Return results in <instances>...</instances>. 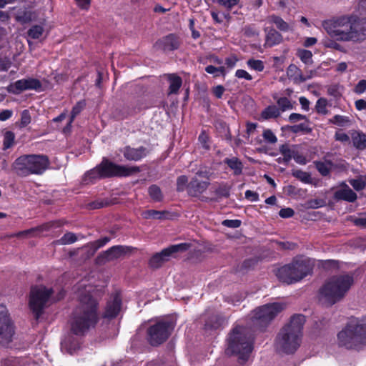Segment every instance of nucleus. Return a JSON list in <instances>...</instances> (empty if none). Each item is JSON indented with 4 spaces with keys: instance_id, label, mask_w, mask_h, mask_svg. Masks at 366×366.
I'll use <instances>...</instances> for the list:
<instances>
[{
    "instance_id": "20",
    "label": "nucleus",
    "mask_w": 366,
    "mask_h": 366,
    "mask_svg": "<svg viewBox=\"0 0 366 366\" xmlns=\"http://www.w3.org/2000/svg\"><path fill=\"white\" fill-rule=\"evenodd\" d=\"M297 145H290L288 144L280 145L279 147V151L280 153L282 155V157L278 158V162L287 165L290 160L293 159L294 154H295V152L297 150Z\"/></svg>"
},
{
    "instance_id": "51",
    "label": "nucleus",
    "mask_w": 366,
    "mask_h": 366,
    "mask_svg": "<svg viewBox=\"0 0 366 366\" xmlns=\"http://www.w3.org/2000/svg\"><path fill=\"white\" fill-rule=\"evenodd\" d=\"M84 106L85 103L84 102H79L76 105L73 107L71 112L70 121L69 122V125L73 122L75 117L81 112Z\"/></svg>"
},
{
    "instance_id": "26",
    "label": "nucleus",
    "mask_w": 366,
    "mask_h": 366,
    "mask_svg": "<svg viewBox=\"0 0 366 366\" xmlns=\"http://www.w3.org/2000/svg\"><path fill=\"white\" fill-rule=\"evenodd\" d=\"M167 80L169 82L168 94H177L182 84V78L175 74H169Z\"/></svg>"
},
{
    "instance_id": "61",
    "label": "nucleus",
    "mask_w": 366,
    "mask_h": 366,
    "mask_svg": "<svg viewBox=\"0 0 366 366\" xmlns=\"http://www.w3.org/2000/svg\"><path fill=\"white\" fill-rule=\"evenodd\" d=\"M222 225L229 228H238L241 225V221L239 219H225L222 222Z\"/></svg>"
},
{
    "instance_id": "21",
    "label": "nucleus",
    "mask_w": 366,
    "mask_h": 366,
    "mask_svg": "<svg viewBox=\"0 0 366 366\" xmlns=\"http://www.w3.org/2000/svg\"><path fill=\"white\" fill-rule=\"evenodd\" d=\"M336 200H344L348 202H354L357 199V194L344 183L342 189L337 190L334 194Z\"/></svg>"
},
{
    "instance_id": "9",
    "label": "nucleus",
    "mask_w": 366,
    "mask_h": 366,
    "mask_svg": "<svg viewBox=\"0 0 366 366\" xmlns=\"http://www.w3.org/2000/svg\"><path fill=\"white\" fill-rule=\"evenodd\" d=\"M285 304L281 302H273L259 307L252 312L253 325L259 329L266 327L280 312L285 309Z\"/></svg>"
},
{
    "instance_id": "13",
    "label": "nucleus",
    "mask_w": 366,
    "mask_h": 366,
    "mask_svg": "<svg viewBox=\"0 0 366 366\" xmlns=\"http://www.w3.org/2000/svg\"><path fill=\"white\" fill-rule=\"evenodd\" d=\"M191 247L192 244L187 242L171 245L153 255L149 261V265L153 269H157L168 261L174 254L186 252Z\"/></svg>"
},
{
    "instance_id": "32",
    "label": "nucleus",
    "mask_w": 366,
    "mask_h": 366,
    "mask_svg": "<svg viewBox=\"0 0 366 366\" xmlns=\"http://www.w3.org/2000/svg\"><path fill=\"white\" fill-rule=\"evenodd\" d=\"M270 23L274 24L278 29L282 31H288L290 29V25L280 16L271 15L268 17Z\"/></svg>"
},
{
    "instance_id": "39",
    "label": "nucleus",
    "mask_w": 366,
    "mask_h": 366,
    "mask_svg": "<svg viewBox=\"0 0 366 366\" xmlns=\"http://www.w3.org/2000/svg\"><path fill=\"white\" fill-rule=\"evenodd\" d=\"M15 134L11 131H6L4 134L3 149L6 150L14 144Z\"/></svg>"
},
{
    "instance_id": "3",
    "label": "nucleus",
    "mask_w": 366,
    "mask_h": 366,
    "mask_svg": "<svg viewBox=\"0 0 366 366\" xmlns=\"http://www.w3.org/2000/svg\"><path fill=\"white\" fill-rule=\"evenodd\" d=\"M305 317L302 315H294L289 323L283 327L276 337L277 350L286 354L294 353L300 345L302 329Z\"/></svg>"
},
{
    "instance_id": "24",
    "label": "nucleus",
    "mask_w": 366,
    "mask_h": 366,
    "mask_svg": "<svg viewBox=\"0 0 366 366\" xmlns=\"http://www.w3.org/2000/svg\"><path fill=\"white\" fill-rule=\"evenodd\" d=\"M264 31L267 32L265 36L266 46L272 47L282 42V35L274 29L272 28L269 29H265Z\"/></svg>"
},
{
    "instance_id": "11",
    "label": "nucleus",
    "mask_w": 366,
    "mask_h": 366,
    "mask_svg": "<svg viewBox=\"0 0 366 366\" xmlns=\"http://www.w3.org/2000/svg\"><path fill=\"white\" fill-rule=\"evenodd\" d=\"M171 320H160L149 326L147 331V340L152 346H159L164 342L174 330Z\"/></svg>"
},
{
    "instance_id": "4",
    "label": "nucleus",
    "mask_w": 366,
    "mask_h": 366,
    "mask_svg": "<svg viewBox=\"0 0 366 366\" xmlns=\"http://www.w3.org/2000/svg\"><path fill=\"white\" fill-rule=\"evenodd\" d=\"M353 284L354 276L351 273L333 275L320 289V300L332 306L345 297Z\"/></svg>"
},
{
    "instance_id": "34",
    "label": "nucleus",
    "mask_w": 366,
    "mask_h": 366,
    "mask_svg": "<svg viewBox=\"0 0 366 366\" xmlns=\"http://www.w3.org/2000/svg\"><path fill=\"white\" fill-rule=\"evenodd\" d=\"M6 90L9 93L13 94H19L22 92L26 91L23 79L9 84L6 87Z\"/></svg>"
},
{
    "instance_id": "2",
    "label": "nucleus",
    "mask_w": 366,
    "mask_h": 366,
    "mask_svg": "<svg viewBox=\"0 0 366 366\" xmlns=\"http://www.w3.org/2000/svg\"><path fill=\"white\" fill-rule=\"evenodd\" d=\"M75 292L79 305L73 312L71 330L76 335H84L99 320V304L85 287L79 286Z\"/></svg>"
},
{
    "instance_id": "43",
    "label": "nucleus",
    "mask_w": 366,
    "mask_h": 366,
    "mask_svg": "<svg viewBox=\"0 0 366 366\" xmlns=\"http://www.w3.org/2000/svg\"><path fill=\"white\" fill-rule=\"evenodd\" d=\"M330 122L339 127H345L350 124L351 121L348 117L337 114L330 119Z\"/></svg>"
},
{
    "instance_id": "35",
    "label": "nucleus",
    "mask_w": 366,
    "mask_h": 366,
    "mask_svg": "<svg viewBox=\"0 0 366 366\" xmlns=\"http://www.w3.org/2000/svg\"><path fill=\"white\" fill-rule=\"evenodd\" d=\"M230 189L231 187L227 183L222 182L218 184L214 190V193L219 199L223 197L227 198L230 195Z\"/></svg>"
},
{
    "instance_id": "60",
    "label": "nucleus",
    "mask_w": 366,
    "mask_h": 366,
    "mask_svg": "<svg viewBox=\"0 0 366 366\" xmlns=\"http://www.w3.org/2000/svg\"><path fill=\"white\" fill-rule=\"evenodd\" d=\"M301 120H305V122H307V123L310 122V121L308 120V119L307 118V117L305 115H302V114H297V113H292L289 116V121L290 122H299Z\"/></svg>"
},
{
    "instance_id": "7",
    "label": "nucleus",
    "mask_w": 366,
    "mask_h": 366,
    "mask_svg": "<svg viewBox=\"0 0 366 366\" xmlns=\"http://www.w3.org/2000/svg\"><path fill=\"white\" fill-rule=\"evenodd\" d=\"M49 157L44 154H29L18 157L12 164L14 172L21 177L29 174H41L49 167Z\"/></svg>"
},
{
    "instance_id": "53",
    "label": "nucleus",
    "mask_w": 366,
    "mask_h": 366,
    "mask_svg": "<svg viewBox=\"0 0 366 366\" xmlns=\"http://www.w3.org/2000/svg\"><path fill=\"white\" fill-rule=\"evenodd\" d=\"M166 212L157 210H148L145 212V218L162 219L164 218Z\"/></svg>"
},
{
    "instance_id": "29",
    "label": "nucleus",
    "mask_w": 366,
    "mask_h": 366,
    "mask_svg": "<svg viewBox=\"0 0 366 366\" xmlns=\"http://www.w3.org/2000/svg\"><path fill=\"white\" fill-rule=\"evenodd\" d=\"M353 146L360 150L366 149V134L358 131H352L351 133Z\"/></svg>"
},
{
    "instance_id": "17",
    "label": "nucleus",
    "mask_w": 366,
    "mask_h": 366,
    "mask_svg": "<svg viewBox=\"0 0 366 366\" xmlns=\"http://www.w3.org/2000/svg\"><path fill=\"white\" fill-rule=\"evenodd\" d=\"M210 185V182L203 181L197 177H192L187 185V194L194 197L203 194Z\"/></svg>"
},
{
    "instance_id": "50",
    "label": "nucleus",
    "mask_w": 366,
    "mask_h": 366,
    "mask_svg": "<svg viewBox=\"0 0 366 366\" xmlns=\"http://www.w3.org/2000/svg\"><path fill=\"white\" fill-rule=\"evenodd\" d=\"M188 178L185 175H182L177 179V191L183 192L185 189L187 190Z\"/></svg>"
},
{
    "instance_id": "27",
    "label": "nucleus",
    "mask_w": 366,
    "mask_h": 366,
    "mask_svg": "<svg viewBox=\"0 0 366 366\" xmlns=\"http://www.w3.org/2000/svg\"><path fill=\"white\" fill-rule=\"evenodd\" d=\"M224 163L233 171L234 175L239 176L242 173L243 164L237 157L225 158Z\"/></svg>"
},
{
    "instance_id": "18",
    "label": "nucleus",
    "mask_w": 366,
    "mask_h": 366,
    "mask_svg": "<svg viewBox=\"0 0 366 366\" xmlns=\"http://www.w3.org/2000/svg\"><path fill=\"white\" fill-rule=\"evenodd\" d=\"M121 152L127 160L134 162L141 160L149 154V149L142 146L138 148L126 146L121 150Z\"/></svg>"
},
{
    "instance_id": "62",
    "label": "nucleus",
    "mask_w": 366,
    "mask_h": 366,
    "mask_svg": "<svg viewBox=\"0 0 366 366\" xmlns=\"http://www.w3.org/2000/svg\"><path fill=\"white\" fill-rule=\"evenodd\" d=\"M11 66V61L8 58H0V71H6Z\"/></svg>"
},
{
    "instance_id": "42",
    "label": "nucleus",
    "mask_w": 366,
    "mask_h": 366,
    "mask_svg": "<svg viewBox=\"0 0 366 366\" xmlns=\"http://www.w3.org/2000/svg\"><path fill=\"white\" fill-rule=\"evenodd\" d=\"M76 240V235L73 232H69L65 233L59 239H58L56 243L61 245H65L74 243Z\"/></svg>"
},
{
    "instance_id": "15",
    "label": "nucleus",
    "mask_w": 366,
    "mask_h": 366,
    "mask_svg": "<svg viewBox=\"0 0 366 366\" xmlns=\"http://www.w3.org/2000/svg\"><path fill=\"white\" fill-rule=\"evenodd\" d=\"M134 249L132 247L116 245L98 254L95 261L99 265H104L107 262L124 257L127 254Z\"/></svg>"
},
{
    "instance_id": "56",
    "label": "nucleus",
    "mask_w": 366,
    "mask_h": 366,
    "mask_svg": "<svg viewBox=\"0 0 366 366\" xmlns=\"http://www.w3.org/2000/svg\"><path fill=\"white\" fill-rule=\"evenodd\" d=\"M239 1L240 0H217V3L227 10H231L234 6H237Z\"/></svg>"
},
{
    "instance_id": "45",
    "label": "nucleus",
    "mask_w": 366,
    "mask_h": 366,
    "mask_svg": "<svg viewBox=\"0 0 366 366\" xmlns=\"http://www.w3.org/2000/svg\"><path fill=\"white\" fill-rule=\"evenodd\" d=\"M290 131L293 133H299L302 132L308 134L312 132V129L310 127L309 123L306 122L304 123H300L299 124L291 126Z\"/></svg>"
},
{
    "instance_id": "38",
    "label": "nucleus",
    "mask_w": 366,
    "mask_h": 366,
    "mask_svg": "<svg viewBox=\"0 0 366 366\" xmlns=\"http://www.w3.org/2000/svg\"><path fill=\"white\" fill-rule=\"evenodd\" d=\"M322 44L325 48L333 49L342 52L346 51L343 46L337 42L335 40L330 39L329 38L324 39L322 41Z\"/></svg>"
},
{
    "instance_id": "22",
    "label": "nucleus",
    "mask_w": 366,
    "mask_h": 366,
    "mask_svg": "<svg viewBox=\"0 0 366 366\" xmlns=\"http://www.w3.org/2000/svg\"><path fill=\"white\" fill-rule=\"evenodd\" d=\"M55 224H56V223H54V222L46 223V224H42L41 226L38 227L31 228V229H26V230L19 232L17 233L11 234L9 235V237H19V238H25V237H27L29 236H33L34 234L36 231H48L52 227H54Z\"/></svg>"
},
{
    "instance_id": "8",
    "label": "nucleus",
    "mask_w": 366,
    "mask_h": 366,
    "mask_svg": "<svg viewBox=\"0 0 366 366\" xmlns=\"http://www.w3.org/2000/svg\"><path fill=\"white\" fill-rule=\"evenodd\" d=\"M310 271V268L305 261L297 260L279 268L276 276L280 281L291 285L302 280Z\"/></svg>"
},
{
    "instance_id": "33",
    "label": "nucleus",
    "mask_w": 366,
    "mask_h": 366,
    "mask_svg": "<svg viewBox=\"0 0 366 366\" xmlns=\"http://www.w3.org/2000/svg\"><path fill=\"white\" fill-rule=\"evenodd\" d=\"M280 115V109L275 105H270L266 107L261 113V117L264 119L277 118Z\"/></svg>"
},
{
    "instance_id": "19",
    "label": "nucleus",
    "mask_w": 366,
    "mask_h": 366,
    "mask_svg": "<svg viewBox=\"0 0 366 366\" xmlns=\"http://www.w3.org/2000/svg\"><path fill=\"white\" fill-rule=\"evenodd\" d=\"M122 300L118 295H115L107 303L103 313L104 318L112 319L117 316L121 309Z\"/></svg>"
},
{
    "instance_id": "48",
    "label": "nucleus",
    "mask_w": 366,
    "mask_h": 366,
    "mask_svg": "<svg viewBox=\"0 0 366 366\" xmlns=\"http://www.w3.org/2000/svg\"><path fill=\"white\" fill-rule=\"evenodd\" d=\"M277 104L282 112L290 110L293 108L291 102L287 97H281L277 100Z\"/></svg>"
},
{
    "instance_id": "52",
    "label": "nucleus",
    "mask_w": 366,
    "mask_h": 366,
    "mask_svg": "<svg viewBox=\"0 0 366 366\" xmlns=\"http://www.w3.org/2000/svg\"><path fill=\"white\" fill-rule=\"evenodd\" d=\"M247 65L252 69L262 71L264 70V63L261 60L256 59H249L247 61Z\"/></svg>"
},
{
    "instance_id": "10",
    "label": "nucleus",
    "mask_w": 366,
    "mask_h": 366,
    "mask_svg": "<svg viewBox=\"0 0 366 366\" xmlns=\"http://www.w3.org/2000/svg\"><path fill=\"white\" fill-rule=\"evenodd\" d=\"M53 290L39 285L31 287L29 295V305L34 317L39 320L44 309L49 305Z\"/></svg>"
},
{
    "instance_id": "40",
    "label": "nucleus",
    "mask_w": 366,
    "mask_h": 366,
    "mask_svg": "<svg viewBox=\"0 0 366 366\" xmlns=\"http://www.w3.org/2000/svg\"><path fill=\"white\" fill-rule=\"evenodd\" d=\"M23 80L26 90H39L42 86L41 81L37 79L27 78L23 79Z\"/></svg>"
},
{
    "instance_id": "28",
    "label": "nucleus",
    "mask_w": 366,
    "mask_h": 366,
    "mask_svg": "<svg viewBox=\"0 0 366 366\" xmlns=\"http://www.w3.org/2000/svg\"><path fill=\"white\" fill-rule=\"evenodd\" d=\"M287 74L295 82L301 83L307 81L308 77H304L301 70L295 64H290L287 69Z\"/></svg>"
},
{
    "instance_id": "46",
    "label": "nucleus",
    "mask_w": 366,
    "mask_h": 366,
    "mask_svg": "<svg viewBox=\"0 0 366 366\" xmlns=\"http://www.w3.org/2000/svg\"><path fill=\"white\" fill-rule=\"evenodd\" d=\"M43 32V26L40 25H34L28 30L27 34L30 38L36 39L42 35Z\"/></svg>"
},
{
    "instance_id": "54",
    "label": "nucleus",
    "mask_w": 366,
    "mask_h": 366,
    "mask_svg": "<svg viewBox=\"0 0 366 366\" xmlns=\"http://www.w3.org/2000/svg\"><path fill=\"white\" fill-rule=\"evenodd\" d=\"M262 137H263L264 141H266L268 143L274 144L277 142V137L273 133V132L270 129H265L263 132Z\"/></svg>"
},
{
    "instance_id": "36",
    "label": "nucleus",
    "mask_w": 366,
    "mask_h": 366,
    "mask_svg": "<svg viewBox=\"0 0 366 366\" xmlns=\"http://www.w3.org/2000/svg\"><path fill=\"white\" fill-rule=\"evenodd\" d=\"M148 192L150 197L154 202H160L163 199V194L159 187L152 184L148 188Z\"/></svg>"
},
{
    "instance_id": "16",
    "label": "nucleus",
    "mask_w": 366,
    "mask_h": 366,
    "mask_svg": "<svg viewBox=\"0 0 366 366\" xmlns=\"http://www.w3.org/2000/svg\"><path fill=\"white\" fill-rule=\"evenodd\" d=\"M179 38L174 34H169L163 36L154 44L156 49L162 50L164 52L177 50L179 49Z\"/></svg>"
},
{
    "instance_id": "31",
    "label": "nucleus",
    "mask_w": 366,
    "mask_h": 366,
    "mask_svg": "<svg viewBox=\"0 0 366 366\" xmlns=\"http://www.w3.org/2000/svg\"><path fill=\"white\" fill-rule=\"evenodd\" d=\"M224 319L218 315L211 316L205 322V330H217L222 326Z\"/></svg>"
},
{
    "instance_id": "41",
    "label": "nucleus",
    "mask_w": 366,
    "mask_h": 366,
    "mask_svg": "<svg viewBox=\"0 0 366 366\" xmlns=\"http://www.w3.org/2000/svg\"><path fill=\"white\" fill-rule=\"evenodd\" d=\"M297 56L307 65H311L313 64L312 61V53L306 49H300L297 51Z\"/></svg>"
},
{
    "instance_id": "55",
    "label": "nucleus",
    "mask_w": 366,
    "mask_h": 366,
    "mask_svg": "<svg viewBox=\"0 0 366 366\" xmlns=\"http://www.w3.org/2000/svg\"><path fill=\"white\" fill-rule=\"evenodd\" d=\"M349 182L352 186V187L357 191H360L363 189L366 186V182L361 178L351 179L349 181Z\"/></svg>"
},
{
    "instance_id": "37",
    "label": "nucleus",
    "mask_w": 366,
    "mask_h": 366,
    "mask_svg": "<svg viewBox=\"0 0 366 366\" xmlns=\"http://www.w3.org/2000/svg\"><path fill=\"white\" fill-rule=\"evenodd\" d=\"M292 174L295 178L298 179L301 182L305 184H310L312 182V177L310 173L304 172L301 169H294L292 172Z\"/></svg>"
},
{
    "instance_id": "30",
    "label": "nucleus",
    "mask_w": 366,
    "mask_h": 366,
    "mask_svg": "<svg viewBox=\"0 0 366 366\" xmlns=\"http://www.w3.org/2000/svg\"><path fill=\"white\" fill-rule=\"evenodd\" d=\"M316 169L322 176H327L333 167V163L330 160L315 161L314 162Z\"/></svg>"
},
{
    "instance_id": "23",
    "label": "nucleus",
    "mask_w": 366,
    "mask_h": 366,
    "mask_svg": "<svg viewBox=\"0 0 366 366\" xmlns=\"http://www.w3.org/2000/svg\"><path fill=\"white\" fill-rule=\"evenodd\" d=\"M100 179L104 178L103 176H102V172L100 171V169L99 168V165H97L94 168L90 169L84 174L81 179V184H92L95 183L97 180Z\"/></svg>"
},
{
    "instance_id": "6",
    "label": "nucleus",
    "mask_w": 366,
    "mask_h": 366,
    "mask_svg": "<svg viewBox=\"0 0 366 366\" xmlns=\"http://www.w3.org/2000/svg\"><path fill=\"white\" fill-rule=\"evenodd\" d=\"M337 341L347 349L360 350L366 346V317L351 318L337 334Z\"/></svg>"
},
{
    "instance_id": "49",
    "label": "nucleus",
    "mask_w": 366,
    "mask_h": 366,
    "mask_svg": "<svg viewBox=\"0 0 366 366\" xmlns=\"http://www.w3.org/2000/svg\"><path fill=\"white\" fill-rule=\"evenodd\" d=\"M205 71L208 74H213L214 76H219L220 75L224 76L225 69L224 66L215 67L212 65H209L205 68Z\"/></svg>"
},
{
    "instance_id": "47",
    "label": "nucleus",
    "mask_w": 366,
    "mask_h": 366,
    "mask_svg": "<svg viewBox=\"0 0 366 366\" xmlns=\"http://www.w3.org/2000/svg\"><path fill=\"white\" fill-rule=\"evenodd\" d=\"M327 106V100L325 98H320L316 102V112L320 114H327L328 113Z\"/></svg>"
},
{
    "instance_id": "12",
    "label": "nucleus",
    "mask_w": 366,
    "mask_h": 366,
    "mask_svg": "<svg viewBox=\"0 0 366 366\" xmlns=\"http://www.w3.org/2000/svg\"><path fill=\"white\" fill-rule=\"evenodd\" d=\"M103 178L110 177H126L140 172L137 166H125L115 164L104 157L100 164H98Z\"/></svg>"
},
{
    "instance_id": "64",
    "label": "nucleus",
    "mask_w": 366,
    "mask_h": 366,
    "mask_svg": "<svg viewBox=\"0 0 366 366\" xmlns=\"http://www.w3.org/2000/svg\"><path fill=\"white\" fill-rule=\"evenodd\" d=\"M295 214V212L291 208H283L281 209L279 212V215L282 218H290L292 217Z\"/></svg>"
},
{
    "instance_id": "57",
    "label": "nucleus",
    "mask_w": 366,
    "mask_h": 366,
    "mask_svg": "<svg viewBox=\"0 0 366 366\" xmlns=\"http://www.w3.org/2000/svg\"><path fill=\"white\" fill-rule=\"evenodd\" d=\"M244 34L247 37H254L259 34V30L254 26H245L243 29Z\"/></svg>"
},
{
    "instance_id": "25",
    "label": "nucleus",
    "mask_w": 366,
    "mask_h": 366,
    "mask_svg": "<svg viewBox=\"0 0 366 366\" xmlns=\"http://www.w3.org/2000/svg\"><path fill=\"white\" fill-rule=\"evenodd\" d=\"M61 348L62 351H65L67 353L72 355L79 348V345L75 337L72 335H68L61 341Z\"/></svg>"
},
{
    "instance_id": "63",
    "label": "nucleus",
    "mask_w": 366,
    "mask_h": 366,
    "mask_svg": "<svg viewBox=\"0 0 366 366\" xmlns=\"http://www.w3.org/2000/svg\"><path fill=\"white\" fill-rule=\"evenodd\" d=\"M366 91V80L362 79L360 80L354 89V92L356 94H360L364 93Z\"/></svg>"
},
{
    "instance_id": "1",
    "label": "nucleus",
    "mask_w": 366,
    "mask_h": 366,
    "mask_svg": "<svg viewBox=\"0 0 366 366\" xmlns=\"http://www.w3.org/2000/svg\"><path fill=\"white\" fill-rule=\"evenodd\" d=\"M322 26L337 41L361 43L366 39V21L355 15H342L324 20Z\"/></svg>"
},
{
    "instance_id": "58",
    "label": "nucleus",
    "mask_w": 366,
    "mask_h": 366,
    "mask_svg": "<svg viewBox=\"0 0 366 366\" xmlns=\"http://www.w3.org/2000/svg\"><path fill=\"white\" fill-rule=\"evenodd\" d=\"M212 173L207 169H200L198 170L195 175L193 177L199 178V179H202L203 181H209L210 180V177Z\"/></svg>"
},
{
    "instance_id": "59",
    "label": "nucleus",
    "mask_w": 366,
    "mask_h": 366,
    "mask_svg": "<svg viewBox=\"0 0 366 366\" xmlns=\"http://www.w3.org/2000/svg\"><path fill=\"white\" fill-rule=\"evenodd\" d=\"M31 122V115L28 110H24L21 114V127H25Z\"/></svg>"
},
{
    "instance_id": "14",
    "label": "nucleus",
    "mask_w": 366,
    "mask_h": 366,
    "mask_svg": "<svg viewBox=\"0 0 366 366\" xmlns=\"http://www.w3.org/2000/svg\"><path fill=\"white\" fill-rule=\"evenodd\" d=\"M14 335V329L8 310L4 305H0V344L7 347Z\"/></svg>"
},
{
    "instance_id": "5",
    "label": "nucleus",
    "mask_w": 366,
    "mask_h": 366,
    "mask_svg": "<svg viewBox=\"0 0 366 366\" xmlns=\"http://www.w3.org/2000/svg\"><path fill=\"white\" fill-rule=\"evenodd\" d=\"M227 354L238 356V362L244 364L253 350V340L247 328L237 325L228 334Z\"/></svg>"
},
{
    "instance_id": "44",
    "label": "nucleus",
    "mask_w": 366,
    "mask_h": 366,
    "mask_svg": "<svg viewBox=\"0 0 366 366\" xmlns=\"http://www.w3.org/2000/svg\"><path fill=\"white\" fill-rule=\"evenodd\" d=\"M110 237H104L103 238L99 239L96 241L90 242L88 246L92 249V254H94L99 248L104 246L110 241Z\"/></svg>"
}]
</instances>
